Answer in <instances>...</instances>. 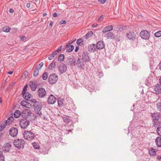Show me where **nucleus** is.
Returning <instances> with one entry per match:
<instances>
[{"label":"nucleus","mask_w":161,"mask_h":161,"mask_svg":"<svg viewBox=\"0 0 161 161\" xmlns=\"http://www.w3.org/2000/svg\"><path fill=\"white\" fill-rule=\"evenodd\" d=\"M31 89L32 91H35L37 86V83L36 81H30L29 83Z\"/></svg>","instance_id":"obj_15"},{"label":"nucleus","mask_w":161,"mask_h":161,"mask_svg":"<svg viewBox=\"0 0 161 161\" xmlns=\"http://www.w3.org/2000/svg\"><path fill=\"white\" fill-rule=\"evenodd\" d=\"M103 15H101L97 19V21H100V20H102L103 19Z\"/></svg>","instance_id":"obj_51"},{"label":"nucleus","mask_w":161,"mask_h":161,"mask_svg":"<svg viewBox=\"0 0 161 161\" xmlns=\"http://www.w3.org/2000/svg\"><path fill=\"white\" fill-rule=\"evenodd\" d=\"M43 62H41L37 66L36 68H37V69H41V67L43 66Z\"/></svg>","instance_id":"obj_44"},{"label":"nucleus","mask_w":161,"mask_h":161,"mask_svg":"<svg viewBox=\"0 0 161 161\" xmlns=\"http://www.w3.org/2000/svg\"><path fill=\"white\" fill-rule=\"evenodd\" d=\"M21 114L19 110H16L14 112V115L15 118H18L21 115Z\"/></svg>","instance_id":"obj_25"},{"label":"nucleus","mask_w":161,"mask_h":161,"mask_svg":"<svg viewBox=\"0 0 161 161\" xmlns=\"http://www.w3.org/2000/svg\"><path fill=\"white\" fill-rule=\"evenodd\" d=\"M67 22L66 20H61L60 21L59 23L60 25L65 24Z\"/></svg>","instance_id":"obj_48"},{"label":"nucleus","mask_w":161,"mask_h":161,"mask_svg":"<svg viewBox=\"0 0 161 161\" xmlns=\"http://www.w3.org/2000/svg\"><path fill=\"white\" fill-rule=\"evenodd\" d=\"M96 45L95 44L89 45L88 47V50L91 53H94L96 50Z\"/></svg>","instance_id":"obj_16"},{"label":"nucleus","mask_w":161,"mask_h":161,"mask_svg":"<svg viewBox=\"0 0 161 161\" xmlns=\"http://www.w3.org/2000/svg\"><path fill=\"white\" fill-rule=\"evenodd\" d=\"M67 69V67L64 64H62L60 65L58 67V69L60 72L61 74H63L66 71Z\"/></svg>","instance_id":"obj_18"},{"label":"nucleus","mask_w":161,"mask_h":161,"mask_svg":"<svg viewBox=\"0 0 161 161\" xmlns=\"http://www.w3.org/2000/svg\"><path fill=\"white\" fill-rule=\"evenodd\" d=\"M27 102L23 100L21 101L20 104L22 106L26 107V105H27Z\"/></svg>","instance_id":"obj_41"},{"label":"nucleus","mask_w":161,"mask_h":161,"mask_svg":"<svg viewBox=\"0 0 161 161\" xmlns=\"http://www.w3.org/2000/svg\"><path fill=\"white\" fill-rule=\"evenodd\" d=\"M152 122L153 123V126L155 127L160 125V123L158 120H153Z\"/></svg>","instance_id":"obj_27"},{"label":"nucleus","mask_w":161,"mask_h":161,"mask_svg":"<svg viewBox=\"0 0 161 161\" xmlns=\"http://www.w3.org/2000/svg\"><path fill=\"white\" fill-rule=\"evenodd\" d=\"M30 121L26 119H21L19 122V125L23 129H25L30 124Z\"/></svg>","instance_id":"obj_5"},{"label":"nucleus","mask_w":161,"mask_h":161,"mask_svg":"<svg viewBox=\"0 0 161 161\" xmlns=\"http://www.w3.org/2000/svg\"><path fill=\"white\" fill-rule=\"evenodd\" d=\"M160 118V116L159 115H157V116H156L155 117V118L154 119H153V120H158V119H159Z\"/></svg>","instance_id":"obj_50"},{"label":"nucleus","mask_w":161,"mask_h":161,"mask_svg":"<svg viewBox=\"0 0 161 161\" xmlns=\"http://www.w3.org/2000/svg\"><path fill=\"white\" fill-rule=\"evenodd\" d=\"M158 66L159 69L161 70V61L159 63Z\"/></svg>","instance_id":"obj_63"},{"label":"nucleus","mask_w":161,"mask_h":161,"mask_svg":"<svg viewBox=\"0 0 161 161\" xmlns=\"http://www.w3.org/2000/svg\"><path fill=\"white\" fill-rule=\"evenodd\" d=\"M93 34V32L92 31H90L87 33L85 35V37L86 39L90 37Z\"/></svg>","instance_id":"obj_35"},{"label":"nucleus","mask_w":161,"mask_h":161,"mask_svg":"<svg viewBox=\"0 0 161 161\" xmlns=\"http://www.w3.org/2000/svg\"><path fill=\"white\" fill-rule=\"evenodd\" d=\"M140 36L143 39H148L150 36V33L147 30H143L140 33Z\"/></svg>","instance_id":"obj_6"},{"label":"nucleus","mask_w":161,"mask_h":161,"mask_svg":"<svg viewBox=\"0 0 161 161\" xmlns=\"http://www.w3.org/2000/svg\"><path fill=\"white\" fill-rule=\"evenodd\" d=\"M48 75L47 73V72L44 73L42 76V78L44 80H46L47 78Z\"/></svg>","instance_id":"obj_37"},{"label":"nucleus","mask_w":161,"mask_h":161,"mask_svg":"<svg viewBox=\"0 0 161 161\" xmlns=\"http://www.w3.org/2000/svg\"><path fill=\"white\" fill-rule=\"evenodd\" d=\"M31 114V111L29 110H23L21 113V116L24 119H26L30 118Z\"/></svg>","instance_id":"obj_9"},{"label":"nucleus","mask_w":161,"mask_h":161,"mask_svg":"<svg viewBox=\"0 0 161 161\" xmlns=\"http://www.w3.org/2000/svg\"><path fill=\"white\" fill-rule=\"evenodd\" d=\"M154 90L157 94L161 93V85H157L155 87Z\"/></svg>","instance_id":"obj_21"},{"label":"nucleus","mask_w":161,"mask_h":161,"mask_svg":"<svg viewBox=\"0 0 161 161\" xmlns=\"http://www.w3.org/2000/svg\"><path fill=\"white\" fill-rule=\"evenodd\" d=\"M104 36L107 39H113L115 37V36L114 34L112 32H108L106 33Z\"/></svg>","instance_id":"obj_19"},{"label":"nucleus","mask_w":161,"mask_h":161,"mask_svg":"<svg viewBox=\"0 0 161 161\" xmlns=\"http://www.w3.org/2000/svg\"><path fill=\"white\" fill-rule=\"evenodd\" d=\"M56 98L53 95L51 94L48 98L47 102L49 104H53L56 102Z\"/></svg>","instance_id":"obj_13"},{"label":"nucleus","mask_w":161,"mask_h":161,"mask_svg":"<svg viewBox=\"0 0 161 161\" xmlns=\"http://www.w3.org/2000/svg\"><path fill=\"white\" fill-rule=\"evenodd\" d=\"M100 1L102 3L104 4L106 1V0H98Z\"/></svg>","instance_id":"obj_54"},{"label":"nucleus","mask_w":161,"mask_h":161,"mask_svg":"<svg viewBox=\"0 0 161 161\" xmlns=\"http://www.w3.org/2000/svg\"><path fill=\"white\" fill-rule=\"evenodd\" d=\"M145 84L147 85H149V84H150V83L147 80H146V81H145Z\"/></svg>","instance_id":"obj_57"},{"label":"nucleus","mask_w":161,"mask_h":161,"mask_svg":"<svg viewBox=\"0 0 161 161\" xmlns=\"http://www.w3.org/2000/svg\"><path fill=\"white\" fill-rule=\"evenodd\" d=\"M88 55V53L86 51L84 52L82 54V61L85 63L88 62L90 61L91 59L89 58Z\"/></svg>","instance_id":"obj_7"},{"label":"nucleus","mask_w":161,"mask_h":161,"mask_svg":"<svg viewBox=\"0 0 161 161\" xmlns=\"http://www.w3.org/2000/svg\"><path fill=\"white\" fill-rule=\"evenodd\" d=\"M105 47V44L104 42L103 41H98L96 44V47L98 49H102Z\"/></svg>","instance_id":"obj_14"},{"label":"nucleus","mask_w":161,"mask_h":161,"mask_svg":"<svg viewBox=\"0 0 161 161\" xmlns=\"http://www.w3.org/2000/svg\"><path fill=\"white\" fill-rule=\"evenodd\" d=\"M58 80V77L57 75L55 73L50 75L48 78V80L49 84H55Z\"/></svg>","instance_id":"obj_4"},{"label":"nucleus","mask_w":161,"mask_h":161,"mask_svg":"<svg viewBox=\"0 0 161 161\" xmlns=\"http://www.w3.org/2000/svg\"><path fill=\"white\" fill-rule=\"evenodd\" d=\"M157 108L159 111H161V103H158L157 104Z\"/></svg>","instance_id":"obj_43"},{"label":"nucleus","mask_w":161,"mask_h":161,"mask_svg":"<svg viewBox=\"0 0 161 161\" xmlns=\"http://www.w3.org/2000/svg\"><path fill=\"white\" fill-rule=\"evenodd\" d=\"M64 99H58V105L59 106H61L63 104V101H64Z\"/></svg>","instance_id":"obj_39"},{"label":"nucleus","mask_w":161,"mask_h":161,"mask_svg":"<svg viewBox=\"0 0 161 161\" xmlns=\"http://www.w3.org/2000/svg\"><path fill=\"white\" fill-rule=\"evenodd\" d=\"M31 103H33L32 106L34 110L36 112V114L39 116L41 115L42 113L41 110L42 106L41 103L34 99L31 100Z\"/></svg>","instance_id":"obj_1"},{"label":"nucleus","mask_w":161,"mask_h":161,"mask_svg":"<svg viewBox=\"0 0 161 161\" xmlns=\"http://www.w3.org/2000/svg\"><path fill=\"white\" fill-rule=\"evenodd\" d=\"M68 62L71 66H75V65L76 61L74 57L69 58Z\"/></svg>","instance_id":"obj_22"},{"label":"nucleus","mask_w":161,"mask_h":161,"mask_svg":"<svg viewBox=\"0 0 161 161\" xmlns=\"http://www.w3.org/2000/svg\"><path fill=\"white\" fill-rule=\"evenodd\" d=\"M84 62L78 58L76 61L75 65L80 69H83L85 65Z\"/></svg>","instance_id":"obj_8"},{"label":"nucleus","mask_w":161,"mask_h":161,"mask_svg":"<svg viewBox=\"0 0 161 161\" xmlns=\"http://www.w3.org/2000/svg\"><path fill=\"white\" fill-rule=\"evenodd\" d=\"M13 117H9L8 119V120H6V122L5 123V124H7V123H8V120H10L11 121H13Z\"/></svg>","instance_id":"obj_49"},{"label":"nucleus","mask_w":161,"mask_h":161,"mask_svg":"<svg viewBox=\"0 0 161 161\" xmlns=\"http://www.w3.org/2000/svg\"><path fill=\"white\" fill-rule=\"evenodd\" d=\"M113 29V26L112 25H110L108 26L105 28H104L102 30V31L103 33H105L108 31L112 30Z\"/></svg>","instance_id":"obj_20"},{"label":"nucleus","mask_w":161,"mask_h":161,"mask_svg":"<svg viewBox=\"0 0 161 161\" xmlns=\"http://www.w3.org/2000/svg\"><path fill=\"white\" fill-rule=\"evenodd\" d=\"M156 145L158 147H161V138L158 137L155 139Z\"/></svg>","instance_id":"obj_23"},{"label":"nucleus","mask_w":161,"mask_h":161,"mask_svg":"<svg viewBox=\"0 0 161 161\" xmlns=\"http://www.w3.org/2000/svg\"><path fill=\"white\" fill-rule=\"evenodd\" d=\"M74 48L73 45H71L69 46L66 49V51L68 52H70L72 51Z\"/></svg>","instance_id":"obj_30"},{"label":"nucleus","mask_w":161,"mask_h":161,"mask_svg":"<svg viewBox=\"0 0 161 161\" xmlns=\"http://www.w3.org/2000/svg\"><path fill=\"white\" fill-rule=\"evenodd\" d=\"M57 55V53H55V52L53 51L52 53L50 55L48 58V59L50 60H52L53 59L55 56H56Z\"/></svg>","instance_id":"obj_31"},{"label":"nucleus","mask_w":161,"mask_h":161,"mask_svg":"<svg viewBox=\"0 0 161 161\" xmlns=\"http://www.w3.org/2000/svg\"><path fill=\"white\" fill-rule=\"evenodd\" d=\"M6 124L3 125H0V132H1L3 129L5 127Z\"/></svg>","instance_id":"obj_46"},{"label":"nucleus","mask_w":161,"mask_h":161,"mask_svg":"<svg viewBox=\"0 0 161 161\" xmlns=\"http://www.w3.org/2000/svg\"><path fill=\"white\" fill-rule=\"evenodd\" d=\"M69 45H68V43L64 46V49H65L66 48H67L69 46Z\"/></svg>","instance_id":"obj_59"},{"label":"nucleus","mask_w":161,"mask_h":161,"mask_svg":"<svg viewBox=\"0 0 161 161\" xmlns=\"http://www.w3.org/2000/svg\"><path fill=\"white\" fill-rule=\"evenodd\" d=\"M154 35L157 37H159L161 36V31H159L155 33Z\"/></svg>","instance_id":"obj_36"},{"label":"nucleus","mask_w":161,"mask_h":161,"mask_svg":"<svg viewBox=\"0 0 161 161\" xmlns=\"http://www.w3.org/2000/svg\"><path fill=\"white\" fill-rule=\"evenodd\" d=\"M124 27H125L123 26L120 27L119 28V31H122L124 30Z\"/></svg>","instance_id":"obj_53"},{"label":"nucleus","mask_w":161,"mask_h":161,"mask_svg":"<svg viewBox=\"0 0 161 161\" xmlns=\"http://www.w3.org/2000/svg\"><path fill=\"white\" fill-rule=\"evenodd\" d=\"M57 16V14L56 13H54L53 14V16L54 17H55Z\"/></svg>","instance_id":"obj_60"},{"label":"nucleus","mask_w":161,"mask_h":161,"mask_svg":"<svg viewBox=\"0 0 161 161\" xmlns=\"http://www.w3.org/2000/svg\"><path fill=\"white\" fill-rule=\"evenodd\" d=\"M39 70L37 68H35L33 73V76L36 77L39 74Z\"/></svg>","instance_id":"obj_34"},{"label":"nucleus","mask_w":161,"mask_h":161,"mask_svg":"<svg viewBox=\"0 0 161 161\" xmlns=\"http://www.w3.org/2000/svg\"><path fill=\"white\" fill-rule=\"evenodd\" d=\"M23 136L25 139L28 141H31L34 138V134L30 131L26 130L24 131Z\"/></svg>","instance_id":"obj_3"},{"label":"nucleus","mask_w":161,"mask_h":161,"mask_svg":"<svg viewBox=\"0 0 161 161\" xmlns=\"http://www.w3.org/2000/svg\"><path fill=\"white\" fill-rule=\"evenodd\" d=\"M32 144L33 147L35 149H39L40 147L38 145H37L36 142H33Z\"/></svg>","instance_id":"obj_40"},{"label":"nucleus","mask_w":161,"mask_h":161,"mask_svg":"<svg viewBox=\"0 0 161 161\" xmlns=\"http://www.w3.org/2000/svg\"><path fill=\"white\" fill-rule=\"evenodd\" d=\"M0 161H5L4 157L1 153L0 154Z\"/></svg>","instance_id":"obj_47"},{"label":"nucleus","mask_w":161,"mask_h":161,"mask_svg":"<svg viewBox=\"0 0 161 161\" xmlns=\"http://www.w3.org/2000/svg\"><path fill=\"white\" fill-rule=\"evenodd\" d=\"M6 146L7 147V149L3 150L5 152H8L9 150V147H11V145L9 143H7Z\"/></svg>","instance_id":"obj_42"},{"label":"nucleus","mask_w":161,"mask_h":161,"mask_svg":"<svg viewBox=\"0 0 161 161\" xmlns=\"http://www.w3.org/2000/svg\"><path fill=\"white\" fill-rule=\"evenodd\" d=\"M7 73L9 75H12L13 73V71H9Z\"/></svg>","instance_id":"obj_64"},{"label":"nucleus","mask_w":161,"mask_h":161,"mask_svg":"<svg viewBox=\"0 0 161 161\" xmlns=\"http://www.w3.org/2000/svg\"><path fill=\"white\" fill-rule=\"evenodd\" d=\"M64 59V55L63 54H61L60 55L58 58V60L59 61H63Z\"/></svg>","instance_id":"obj_33"},{"label":"nucleus","mask_w":161,"mask_h":161,"mask_svg":"<svg viewBox=\"0 0 161 161\" xmlns=\"http://www.w3.org/2000/svg\"><path fill=\"white\" fill-rule=\"evenodd\" d=\"M64 121L66 123L69 122L71 119H70L69 117L68 116H65L63 118Z\"/></svg>","instance_id":"obj_28"},{"label":"nucleus","mask_w":161,"mask_h":161,"mask_svg":"<svg viewBox=\"0 0 161 161\" xmlns=\"http://www.w3.org/2000/svg\"><path fill=\"white\" fill-rule=\"evenodd\" d=\"M27 90V89L25 88V87H24L23 89L22 92V95L24 93H25L26 92H25V91H26Z\"/></svg>","instance_id":"obj_52"},{"label":"nucleus","mask_w":161,"mask_h":161,"mask_svg":"<svg viewBox=\"0 0 161 161\" xmlns=\"http://www.w3.org/2000/svg\"><path fill=\"white\" fill-rule=\"evenodd\" d=\"M25 142L22 139H16L14 142V145L15 147L18 149L24 148Z\"/></svg>","instance_id":"obj_2"},{"label":"nucleus","mask_w":161,"mask_h":161,"mask_svg":"<svg viewBox=\"0 0 161 161\" xmlns=\"http://www.w3.org/2000/svg\"><path fill=\"white\" fill-rule=\"evenodd\" d=\"M62 48V46H61L60 47L58 48L57 49V50L54 51V52H55V53H56L57 54L59 52H60L61 51Z\"/></svg>","instance_id":"obj_45"},{"label":"nucleus","mask_w":161,"mask_h":161,"mask_svg":"<svg viewBox=\"0 0 161 161\" xmlns=\"http://www.w3.org/2000/svg\"><path fill=\"white\" fill-rule=\"evenodd\" d=\"M156 131L158 135L161 136V127H158Z\"/></svg>","instance_id":"obj_38"},{"label":"nucleus","mask_w":161,"mask_h":161,"mask_svg":"<svg viewBox=\"0 0 161 161\" xmlns=\"http://www.w3.org/2000/svg\"><path fill=\"white\" fill-rule=\"evenodd\" d=\"M38 94L40 97H43L46 95V92L44 88H40L38 91Z\"/></svg>","instance_id":"obj_12"},{"label":"nucleus","mask_w":161,"mask_h":161,"mask_svg":"<svg viewBox=\"0 0 161 161\" xmlns=\"http://www.w3.org/2000/svg\"><path fill=\"white\" fill-rule=\"evenodd\" d=\"M11 28L8 26H6L3 28V31L4 32H8L10 30Z\"/></svg>","instance_id":"obj_32"},{"label":"nucleus","mask_w":161,"mask_h":161,"mask_svg":"<svg viewBox=\"0 0 161 161\" xmlns=\"http://www.w3.org/2000/svg\"><path fill=\"white\" fill-rule=\"evenodd\" d=\"M126 35L127 38L130 40H134L136 36V33L133 31L128 32Z\"/></svg>","instance_id":"obj_11"},{"label":"nucleus","mask_w":161,"mask_h":161,"mask_svg":"<svg viewBox=\"0 0 161 161\" xmlns=\"http://www.w3.org/2000/svg\"><path fill=\"white\" fill-rule=\"evenodd\" d=\"M149 153L150 155L154 156L156 154V152L155 151V149L152 148L149 151Z\"/></svg>","instance_id":"obj_26"},{"label":"nucleus","mask_w":161,"mask_h":161,"mask_svg":"<svg viewBox=\"0 0 161 161\" xmlns=\"http://www.w3.org/2000/svg\"><path fill=\"white\" fill-rule=\"evenodd\" d=\"M53 22L51 21V22H50V23H49V26L51 27L52 26V25H53Z\"/></svg>","instance_id":"obj_62"},{"label":"nucleus","mask_w":161,"mask_h":161,"mask_svg":"<svg viewBox=\"0 0 161 161\" xmlns=\"http://www.w3.org/2000/svg\"><path fill=\"white\" fill-rule=\"evenodd\" d=\"M31 4L30 3H28L26 4V6L27 8H29L30 7Z\"/></svg>","instance_id":"obj_58"},{"label":"nucleus","mask_w":161,"mask_h":161,"mask_svg":"<svg viewBox=\"0 0 161 161\" xmlns=\"http://www.w3.org/2000/svg\"><path fill=\"white\" fill-rule=\"evenodd\" d=\"M9 11V13H14V10L13 9L10 8Z\"/></svg>","instance_id":"obj_56"},{"label":"nucleus","mask_w":161,"mask_h":161,"mask_svg":"<svg viewBox=\"0 0 161 161\" xmlns=\"http://www.w3.org/2000/svg\"><path fill=\"white\" fill-rule=\"evenodd\" d=\"M56 62L54 60L52 63H51L48 66V69H52L55 67Z\"/></svg>","instance_id":"obj_24"},{"label":"nucleus","mask_w":161,"mask_h":161,"mask_svg":"<svg viewBox=\"0 0 161 161\" xmlns=\"http://www.w3.org/2000/svg\"><path fill=\"white\" fill-rule=\"evenodd\" d=\"M79 49V47L78 46H76L75 47V51L76 52H77Z\"/></svg>","instance_id":"obj_55"},{"label":"nucleus","mask_w":161,"mask_h":161,"mask_svg":"<svg viewBox=\"0 0 161 161\" xmlns=\"http://www.w3.org/2000/svg\"><path fill=\"white\" fill-rule=\"evenodd\" d=\"M23 97L26 100L30 101L31 102V100H32V96L29 92H25L23 93Z\"/></svg>","instance_id":"obj_17"},{"label":"nucleus","mask_w":161,"mask_h":161,"mask_svg":"<svg viewBox=\"0 0 161 161\" xmlns=\"http://www.w3.org/2000/svg\"><path fill=\"white\" fill-rule=\"evenodd\" d=\"M156 114H155V113H154V114H152V117L153 118L154 117L155 118V117L156 116Z\"/></svg>","instance_id":"obj_61"},{"label":"nucleus","mask_w":161,"mask_h":161,"mask_svg":"<svg viewBox=\"0 0 161 161\" xmlns=\"http://www.w3.org/2000/svg\"><path fill=\"white\" fill-rule=\"evenodd\" d=\"M83 43H84V40L82 38L79 39L76 42L77 44L80 46L83 45Z\"/></svg>","instance_id":"obj_29"},{"label":"nucleus","mask_w":161,"mask_h":161,"mask_svg":"<svg viewBox=\"0 0 161 161\" xmlns=\"http://www.w3.org/2000/svg\"><path fill=\"white\" fill-rule=\"evenodd\" d=\"M18 134V129L15 127H12L9 130V134L10 135L13 137H16Z\"/></svg>","instance_id":"obj_10"}]
</instances>
